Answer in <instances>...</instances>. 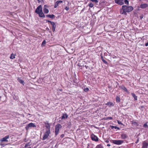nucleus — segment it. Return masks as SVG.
<instances>
[{"mask_svg":"<svg viewBox=\"0 0 148 148\" xmlns=\"http://www.w3.org/2000/svg\"><path fill=\"white\" fill-rule=\"evenodd\" d=\"M121 88L122 89H123V90H124L125 91L127 92H128L127 89L126 88V87H125L124 86H121Z\"/></svg>","mask_w":148,"mask_h":148,"instance_id":"a878e982","label":"nucleus"},{"mask_svg":"<svg viewBox=\"0 0 148 148\" xmlns=\"http://www.w3.org/2000/svg\"><path fill=\"white\" fill-rule=\"evenodd\" d=\"M125 3L128 5L129 4V1L127 0H124Z\"/></svg>","mask_w":148,"mask_h":148,"instance_id":"72a5a7b5","label":"nucleus"},{"mask_svg":"<svg viewBox=\"0 0 148 148\" xmlns=\"http://www.w3.org/2000/svg\"><path fill=\"white\" fill-rule=\"evenodd\" d=\"M88 5L90 8H92L93 6V4L92 3H90Z\"/></svg>","mask_w":148,"mask_h":148,"instance_id":"c756f323","label":"nucleus"},{"mask_svg":"<svg viewBox=\"0 0 148 148\" xmlns=\"http://www.w3.org/2000/svg\"><path fill=\"white\" fill-rule=\"evenodd\" d=\"M62 89H60V91H62Z\"/></svg>","mask_w":148,"mask_h":148,"instance_id":"4d7b16f0","label":"nucleus"},{"mask_svg":"<svg viewBox=\"0 0 148 148\" xmlns=\"http://www.w3.org/2000/svg\"><path fill=\"white\" fill-rule=\"evenodd\" d=\"M78 66L79 67L81 66L80 65V64L79 63L78 64Z\"/></svg>","mask_w":148,"mask_h":148,"instance_id":"603ef678","label":"nucleus"},{"mask_svg":"<svg viewBox=\"0 0 148 148\" xmlns=\"http://www.w3.org/2000/svg\"><path fill=\"white\" fill-rule=\"evenodd\" d=\"M28 115H31V114H28Z\"/></svg>","mask_w":148,"mask_h":148,"instance_id":"13d9d810","label":"nucleus"},{"mask_svg":"<svg viewBox=\"0 0 148 148\" xmlns=\"http://www.w3.org/2000/svg\"><path fill=\"white\" fill-rule=\"evenodd\" d=\"M110 144H108L107 145V146L110 147Z\"/></svg>","mask_w":148,"mask_h":148,"instance_id":"3c124183","label":"nucleus"},{"mask_svg":"<svg viewBox=\"0 0 148 148\" xmlns=\"http://www.w3.org/2000/svg\"><path fill=\"white\" fill-rule=\"evenodd\" d=\"M147 122H146V123H145L143 125V127H145V128H148V125H147Z\"/></svg>","mask_w":148,"mask_h":148,"instance_id":"2f4dec72","label":"nucleus"},{"mask_svg":"<svg viewBox=\"0 0 148 148\" xmlns=\"http://www.w3.org/2000/svg\"><path fill=\"white\" fill-rule=\"evenodd\" d=\"M38 14L39 16L40 17L45 18V16L43 13L42 11H41V12H40Z\"/></svg>","mask_w":148,"mask_h":148,"instance_id":"6ab92c4d","label":"nucleus"},{"mask_svg":"<svg viewBox=\"0 0 148 148\" xmlns=\"http://www.w3.org/2000/svg\"><path fill=\"white\" fill-rule=\"evenodd\" d=\"M123 8L126 12H129L132 11L133 10V8L131 6L123 5L122 6Z\"/></svg>","mask_w":148,"mask_h":148,"instance_id":"f257e3e1","label":"nucleus"},{"mask_svg":"<svg viewBox=\"0 0 148 148\" xmlns=\"http://www.w3.org/2000/svg\"><path fill=\"white\" fill-rule=\"evenodd\" d=\"M46 30L48 31H49L50 29L48 27H47L46 28Z\"/></svg>","mask_w":148,"mask_h":148,"instance_id":"c03bdc74","label":"nucleus"},{"mask_svg":"<svg viewBox=\"0 0 148 148\" xmlns=\"http://www.w3.org/2000/svg\"><path fill=\"white\" fill-rule=\"evenodd\" d=\"M91 138L92 140L95 141H97L99 140V138L97 137L93 134L91 135Z\"/></svg>","mask_w":148,"mask_h":148,"instance_id":"0eeeda50","label":"nucleus"},{"mask_svg":"<svg viewBox=\"0 0 148 148\" xmlns=\"http://www.w3.org/2000/svg\"><path fill=\"white\" fill-rule=\"evenodd\" d=\"M116 99L117 102L119 103L120 102L121 99L119 97L117 96H116Z\"/></svg>","mask_w":148,"mask_h":148,"instance_id":"393cba45","label":"nucleus"},{"mask_svg":"<svg viewBox=\"0 0 148 148\" xmlns=\"http://www.w3.org/2000/svg\"><path fill=\"white\" fill-rule=\"evenodd\" d=\"M62 126L60 124H58L56 125L55 129V134L56 136L59 133V129L61 128Z\"/></svg>","mask_w":148,"mask_h":148,"instance_id":"f03ea898","label":"nucleus"},{"mask_svg":"<svg viewBox=\"0 0 148 148\" xmlns=\"http://www.w3.org/2000/svg\"><path fill=\"white\" fill-rule=\"evenodd\" d=\"M9 138V136L7 135L5 137L1 138L0 141L1 142H8V140H7Z\"/></svg>","mask_w":148,"mask_h":148,"instance_id":"1a4fd4ad","label":"nucleus"},{"mask_svg":"<svg viewBox=\"0 0 148 148\" xmlns=\"http://www.w3.org/2000/svg\"><path fill=\"white\" fill-rule=\"evenodd\" d=\"M141 108H144V106H141Z\"/></svg>","mask_w":148,"mask_h":148,"instance_id":"6e6d98bb","label":"nucleus"},{"mask_svg":"<svg viewBox=\"0 0 148 148\" xmlns=\"http://www.w3.org/2000/svg\"><path fill=\"white\" fill-rule=\"evenodd\" d=\"M48 22L50 23L51 24H52V23L53 22H52V21H49Z\"/></svg>","mask_w":148,"mask_h":148,"instance_id":"49530a36","label":"nucleus"},{"mask_svg":"<svg viewBox=\"0 0 148 148\" xmlns=\"http://www.w3.org/2000/svg\"><path fill=\"white\" fill-rule=\"evenodd\" d=\"M96 148H103L101 144L98 145L96 147Z\"/></svg>","mask_w":148,"mask_h":148,"instance_id":"cd10ccee","label":"nucleus"},{"mask_svg":"<svg viewBox=\"0 0 148 148\" xmlns=\"http://www.w3.org/2000/svg\"><path fill=\"white\" fill-rule=\"evenodd\" d=\"M63 2V1L61 0H58L57 1L56 3H55V5L54 6V8H56L58 6V5L60 3H62Z\"/></svg>","mask_w":148,"mask_h":148,"instance_id":"f8f14e48","label":"nucleus"},{"mask_svg":"<svg viewBox=\"0 0 148 148\" xmlns=\"http://www.w3.org/2000/svg\"><path fill=\"white\" fill-rule=\"evenodd\" d=\"M112 118L111 117H107L104 118L105 120H108V119L112 120Z\"/></svg>","mask_w":148,"mask_h":148,"instance_id":"c85d7f7f","label":"nucleus"},{"mask_svg":"<svg viewBox=\"0 0 148 148\" xmlns=\"http://www.w3.org/2000/svg\"><path fill=\"white\" fill-rule=\"evenodd\" d=\"M123 0L124 1V0Z\"/></svg>","mask_w":148,"mask_h":148,"instance_id":"052dcab7","label":"nucleus"},{"mask_svg":"<svg viewBox=\"0 0 148 148\" xmlns=\"http://www.w3.org/2000/svg\"><path fill=\"white\" fill-rule=\"evenodd\" d=\"M148 7V4L147 3L141 4L140 7L142 9H145Z\"/></svg>","mask_w":148,"mask_h":148,"instance_id":"2eb2a0df","label":"nucleus"},{"mask_svg":"<svg viewBox=\"0 0 148 148\" xmlns=\"http://www.w3.org/2000/svg\"><path fill=\"white\" fill-rule=\"evenodd\" d=\"M49 21V20H46V22H48Z\"/></svg>","mask_w":148,"mask_h":148,"instance_id":"5fc2aeb1","label":"nucleus"},{"mask_svg":"<svg viewBox=\"0 0 148 148\" xmlns=\"http://www.w3.org/2000/svg\"><path fill=\"white\" fill-rule=\"evenodd\" d=\"M132 95L134 97V99L135 100H137V96H136L135 94L134 93H131Z\"/></svg>","mask_w":148,"mask_h":148,"instance_id":"4be33fe9","label":"nucleus"},{"mask_svg":"<svg viewBox=\"0 0 148 148\" xmlns=\"http://www.w3.org/2000/svg\"><path fill=\"white\" fill-rule=\"evenodd\" d=\"M112 142L114 144L120 145L124 142V140H112Z\"/></svg>","mask_w":148,"mask_h":148,"instance_id":"20e7f679","label":"nucleus"},{"mask_svg":"<svg viewBox=\"0 0 148 148\" xmlns=\"http://www.w3.org/2000/svg\"><path fill=\"white\" fill-rule=\"evenodd\" d=\"M100 57H101V59L102 60H103V59H104L103 57V56L102 55V54L101 53L100 55Z\"/></svg>","mask_w":148,"mask_h":148,"instance_id":"58836bf2","label":"nucleus"},{"mask_svg":"<svg viewBox=\"0 0 148 148\" xmlns=\"http://www.w3.org/2000/svg\"><path fill=\"white\" fill-rule=\"evenodd\" d=\"M148 143L144 141L143 143L142 148H147Z\"/></svg>","mask_w":148,"mask_h":148,"instance_id":"f3484780","label":"nucleus"},{"mask_svg":"<svg viewBox=\"0 0 148 148\" xmlns=\"http://www.w3.org/2000/svg\"><path fill=\"white\" fill-rule=\"evenodd\" d=\"M10 58L11 59H13L14 58H15L14 55L13 54H11Z\"/></svg>","mask_w":148,"mask_h":148,"instance_id":"7c9ffc66","label":"nucleus"},{"mask_svg":"<svg viewBox=\"0 0 148 148\" xmlns=\"http://www.w3.org/2000/svg\"><path fill=\"white\" fill-rule=\"evenodd\" d=\"M110 127L111 128V129L115 128V129H117L118 130H120V128L116 126H114L113 125H110Z\"/></svg>","mask_w":148,"mask_h":148,"instance_id":"5701e85b","label":"nucleus"},{"mask_svg":"<svg viewBox=\"0 0 148 148\" xmlns=\"http://www.w3.org/2000/svg\"><path fill=\"white\" fill-rule=\"evenodd\" d=\"M18 80L19 82L22 84L23 85H24V81L23 80L20 78H18Z\"/></svg>","mask_w":148,"mask_h":148,"instance_id":"b1692460","label":"nucleus"},{"mask_svg":"<svg viewBox=\"0 0 148 148\" xmlns=\"http://www.w3.org/2000/svg\"><path fill=\"white\" fill-rule=\"evenodd\" d=\"M114 57H113V58H116V56H114Z\"/></svg>","mask_w":148,"mask_h":148,"instance_id":"864d4df0","label":"nucleus"},{"mask_svg":"<svg viewBox=\"0 0 148 148\" xmlns=\"http://www.w3.org/2000/svg\"><path fill=\"white\" fill-rule=\"evenodd\" d=\"M117 122L119 124L123 125V124L121 123V122L120 121H117Z\"/></svg>","mask_w":148,"mask_h":148,"instance_id":"a19ab883","label":"nucleus"},{"mask_svg":"<svg viewBox=\"0 0 148 148\" xmlns=\"http://www.w3.org/2000/svg\"><path fill=\"white\" fill-rule=\"evenodd\" d=\"M37 1H38V3H39L41 1H43V0H37Z\"/></svg>","mask_w":148,"mask_h":148,"instance_id":"a18cd8bd","label":"nucleus"},{"mask_svg":"<svg viewBox=\"0 0 148 148\" xmlns=\"http://www.w3.org/2000/svg\"><path fill=\"white\" fill-rule=\"evenodd\" d=\"M30 145V144H29V143H27V144H26L25 146V147H27L28 146H29Z\"/></svg>","mask_w":148,"mask_h":148,"instance_id":"4c0bfd02","label":"nucleus"},{"mask_svg":"<svg viewBox=\"0 0 148 148\" xmlns=\"http://www.w3.org/2000/svg\"><path fill=\"white\" fill-rule=\"evenodd\" d=\"M47 7V6L46 5H44L43 8V12L45 14H47L49 12V10L46 8Z\"/></svg>","mask_w":148,"mask_h":148,"instance_id":"4468645a","label":"nucleus"},{"mask_svg":"<svg viewBox=\"0 0 148 148\" xmlns=\"http://www.w3.org/2000/svg\"><path fill=\"white\" fill-rule=\"evenodd\" d=\"M46 131L42 139L44 140L46 139L47 138L51 132L50 130H46Z\"/></svg>","mask_w":148,"mask_h":148,"instance_id":"7ed1b4c3","label":"nucleus"},{"mask_svg":"<svg viewBox=\"0 0 148 148\" xmlns=\"http://www.w3.org/2000/svg\"><path fill=\"white\" fill-rule=\"evenodd\" d=\"M46 16L47 17L51 19H53L55 17V16L53 14H52V15H50V14L47 15H46Z\"/></svg>","mask_w":148,"mask_h":148,"instance_id":"412c9836","label":"nucleus"},{"mask_svg":"<svg viewBox=\"0 0 148 148\" xmlns=\"http://www.w3.org/2000/svg\"><path fill=\"white\" fill-rule=\"evenodd\" d=\"M32 127H36V126L35 125L34 123H31L27 125L25 127V129L27 131H28L29 128Z\"/></svg>","mask_w":148,"mask_h":148,"instance_id":"39448f33","label":"nucleus"},{"mask_svg":"<svg viewBox=\"0 0 148 148\" xmlns=\"http://www.w3.org/2000/svg\"><path fill=\"white\" fill-rule=\"evenodd\" d=\"M102 61L104 64H108V63L107 62V61H106L104 59H103V60H102Z\"/></svg>","mask_w":148,"mask_h":148,"instance_id":"c9c22d12","label":"nucleus"},{"mask_svg":"<svg viewBox=\"0 0 148 148\" xmlns=\"http://www.w3.org/2000/svg\"><path fill=\"white\" fill-rule=\"evenodd\" d=\"M121 138L122 139H125L128 137L127 135L124 133H122L121 135Z\"/></svg>","mask_w":148,"mask_h":148,"instance_id":"dca6fc26","label":"nucleus"},{"mask_svg":"<svg viewBox=\"0 0 148 148\" xmlns=\"http://www.w3.org/2000/svg\"><path fill=\"white\" fill-rule=\"evenodd\" d=\"M106 105L110 107L113 106L114 105L113 103L110 102H108L106 104Z\"/></svg>","mask_w":148,"mask_h":148,"instance_id":"aec40b11","label":"nucleus"},{"mask_svg":"<svg viewBox=\"0 0 148 148\" xmlns=\"http://www.w3.org/2000/svg\"><path fill=\"white\" fill-rule=\"evenodd\" d=\"M69 7L68 6H66L65 8V9L67 11H68L69 10Z\"/></svg>","mask_w":148,"mask_h":148,"instance_id":"e433bc0d","label":"nucleus"},{"mask_svg":"<svg viewBox=\"0 0 148 148\" xmlns=\"http://www.w3.org/2000/svg\"><path fill=\"white\" fill-rule=\"evenodd\" d=\"M132 125L135 126H137L138 125V123L136 121H133L132 122Z\"/></svg>","mask_w":148,"mask_h":148,"instance_id":"bb28decb","label":"nucleus"},{"mask_svg":"<svg viewBox=\"0 0 148 148\" xmlns=\"http://www.w3.org/2000/svg\"><path fill=\"white\" fill-rule=\"evenodd\" d=\"M139 139L138 138L137 139V141H136V143H138L139 142Z\"/></svg>","mask_w":148,"mask_h":148,"instance_id":"79ce46f5","label":"nucleus"},{"mask_svg":"<svg viewBox=\"0 0 148 148\" xmlns=\"http://www.w3.org/2000/svg\"><path fill=\"white\" fill-rule=\"evenodd\" d=\"M92 68H93L92 67H91V69H92Z\"/></svg>","mask_w":148,"mask_h":148,"instance_id":"bf43d9fd","label":"nucleus"},{"mask_svg":"<svg viewBox=\"0 0 148 148\" xmlns=\"http://www.w3.org/2000/svg\"><path fill=\"white\" fill-rule=\"evenodd\" d=\"M89 90V89L87 87H86V88H84V91L85 92H87Z\"/></svg>","mask_w":148,"mask_h":148,"instance_id":"f704fd0d","label":"nucleus"},{"mask_svg":"<svg viewBox=\"0 0 148 148\" xmlns=\"http://www.w3.org/2000/svg\"><path fill=\"white\" fill-rule=\"evenodd\" d=\"M64 136V134H62L61 135V137L62 138H63Z\"/></svg>","mask_w":148,"mask_h":148,"instance_id":"37998d69","label":"nucleus"},{"mask_svg":"<svg viewBox=\"0 0 148 148\" xmlns=\"http://www.w3.org/2000/svg\"><path fill=\"white\" fill-rule=\"evenodd\" d=\"M68 116L67 115L66 113H64L62 114V116L60 117L59 119H60L61 120H62L65 119H67L68 117Z\"/></svg>","mask_w":148,"mask_h":148,"instance_id":"9d476101","label":"nucleus"},{"mask_svg":"<svg viewBox=\"0 0 148 148\" xmlns=\"http://www.w3.org/2000/svg\"><path fill=\"white\" fill-rule=\"evenodd\" d=\"M85 66L86 68V69H87L88 68V66H87L86 65H85Z\"/></svg>","mask_w":148,"mask_h":148,"instance_id":"8fccbe9b","label":"nucleus"},{"mask_svg":"<svg viewBox=\"0 0 148 148\" xmlns=\"http://www.w3.org/2000/svg\"><path fill=\"white\" fill-rule=\"evenodd\" d=\"M120 11L121 14H124L125 15H126L127 14L125 10H124V9L123 8H122L121 9Z\"/></svg>","mask_w":148,"mask_h":148,"instance_id":"9b49d317","label":"nucleus"},{"mask_svg":"<svg viewBox=\"0 0 148 148\" xmlns=\"http://www.w3.org/2000/svg\"><path fill=\"white\" fill-rule=\"evenodd\" d=\"M105 141L106 143H108L109 142V141L108 140H106Z\"/></svg>","mask_w":148,"mask_h":148,"instance_id":"de8ad7c7","label":"nucleus"},{"mask_svg":"<svg viewBox=\"0 0 148 148\" xmlns=\"http://www.w3.org/2000/svg\"><path fill=\"white\" fill-rule=\"evenodd\" d=\"M46 41L45 40H44L42 42V45H41L43 46H45V45L46 44Z\"/></svg>","mask_w":148,"mask_h":148,"instance_id":"473e14b6","label":"nucleus"},{"mask_svg":"<svg viewBox=\"0 0 148 148\" xmlns=\"http://www.w3.org/2000/svg\"><path fill=\"white\" fill-rule=\"evenodd\" d=\"M74 82L75 83H78L77 81V79H76L73 80Z\"/></svg>","mask_w":148,"mask_h":148,"instance_id":"ea45409f","label":"nucleus"},{"mask_svg":"<svg viewBox=\"0 0 148 148\" xmlns=\"http://www.w3.org/2000/svg\"><path fill=\"white\" fill-rule=\"evenodd\" d=\"M115 3L118 5H122L124 4L123 0H114Z\"/></svg>","mask_w":148,"mask_h":148,"instance_id":"6e6552de","label":"nucleus"},{"mask_svg":"<svg viewBox=\"0 0 148 148\" xmlns=\"http://www.w3.org/2000/svg\"><path fill=\"white\" fill-rule=\"evenodd\" d=\"M44 123L45 124V127L46 128V130H50V125L49 124L46 122H45Z\"/></svg>","mask_w":148,"mask_h":148,"instance_id":"ddd939ff","label":"nucleus"},{"mask_svg":"<svg viewBox=\"0 0 148 148\" xmlns=\"http://www.w3.org/2000/svg\"><path fill=\"white\" fill-rule=\"evenodd\" d=\"M42 5H40L38 6L36 8L35 11V12L38 14L40 12H41V11H42Z\"/></svg>","mask_w":148,"mask_h":148,"instance_id":"423d86ee","label":"nucleus"},{"mask_svg":"<svg viewBox=\"0 0 148 148\" xmlns=\"http://www.w3.org/2000/svg\"><path fill=\"white\" fill-rule=\"evenodd\" d=\"M51 25H52V30L53 32H54L56 28V25L55 24V23L54 22L52 23Z\"/></svg>","mask_w":148,"mask_h":148,"instance_id":"a211bd4d","label":"nucleus"},{"mask_svg":"<svg viewBox=\"0 0 148 148\" xmlns=\"http://www.w3.org/2000/svg\"><path fill=\"white\" fill-rule=\"evenodd\" d=\"M143 18V16H140V19H142Z\"/></svg>","mask_w":148,"mask_h":148,"instance_id":"09e8293b","label":"nucleus"}]
</instances>
